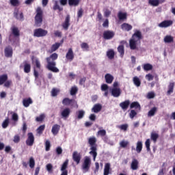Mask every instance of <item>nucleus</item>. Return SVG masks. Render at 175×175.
Listing matches in <instances>:
<instances>
[{
    "label": "nucleus",
    "mask_w": 175,
    "mask_h": 175,
    "mask_svg": "<svg viewBox=\"0 0 175 175\" xmlns=\"http://www.w3.org/2000/svg\"><path fill=\"white\" fill-rule=\"evenodd\" d=\"M57 59H58V54L57 53H54L46 58L47 63L46 68L48 70H51V72H53V73H58V72H59V69L56 67L57 62H55V61H57Z\"/></svg>",
    "instance_id": "obj_1"
},
{
    "label": "nucleus",
    "mask_w": 175,
    "mask_h": 175,
    "mask_svg": "<svg viewBox=\"0 0 175 175\" xmlns=\"http://www.w3.org/2000/svg\"><path fill=\"white\" fill-rule=\"evenodd\" d=\"M142 39H143L142 31L136 30L129 40V47L131 50H136L137 49V42L140 43Z\"/></svg>",
    "instance_id": "obj_2"
},
{
    "label": "nucleus",
    "mask_w": 175,
    "mask_h": 175,
    "mask_svg": "<svg viewBox=\"0 0 175 175\" xmlns=\"http://www.w3.org/2000/svg\"><path fill=\"white\" fill-rule=\"evenodd\" d=\"M35 27H42V24L43 23V10L40 7H38L36 10V14L34 18Z\"/></svg>",
    "instance_id": "obj_3"
},
{
    "label": "nucleus",
    "mask_w": 175,
    "mask_h": 175,
    "mask_svg": "<svg viewBox=\"0 0 175 175\" xmlns=\"http://www.w3.org/2000/svg\"><path fill=\"white\" fill-rule=\"evenodd\" d=\"M91 167V159L88 156L85 157L83 162L81 165V169L83 173H87L90 172V168Z\"/></svg>",
    "instance_id": "obj_4"
},
{
    "label": "nucleus",
    "mask_w": 175,
    "mask_h": 175,
    "mask_svg": "<svg viewBox=\"0 0 175 175\" xmlns=\"http://www.w3.org/2000/svg\"><path fill=\"white\" fill-rule=\"evenodd\" d=\"M49 31L42 28L36 29L33 31V36L35 38H43L47 36Z\"/></svg>",
    "instance_id": "obj_5"
},
{
    "label": "nucleus",
    "mask_w": 175,
    "mask_h": 175,
    "mask_svg": "<svg viewBox=\"0 0 175 175\" xmlns=\"http://www.w3.org/2000/svg\"><path fill=\"white\" fill-rule=\"evenodd\" d=\"M115 35L116 33H114V31L111 30H106L103 33V38L105 40H110V39H113L114 38Z\"/></svg>",
    "instance_id": "obj_6"
},
{
    "label": "nucleus",
    "mask_w": 175,
    "mask_h": 175,
    "mask_svg": "<svg viewBox=\"0 0 175 175\" xmlns=\"http://www.w3.org/2000/svg\"><path fill=\"white\" fill-rule=\"evenodd\" d=\"M33 143H35V136H33V133H28L26 144L29 146V147H32V146H33Z\"/></svg>",
    "instance_id": "obj_7"
},
{
    "label": "nucleus",
    "mask_w": 175,
    "mask_h": 175,
    "mask_svg": "<svg viewBox=\"0 0 175 175\" xmlns=\"http://www.w3.org/2000/svg\"><path fill=\"white\" fill-rule=\"evenodd\" d=\"M4 54L6 58H12L13 57V48L10 46H8L4 49Z\"/></svg>",
    "instance_id": "obj_8"
},
{
    "label": "nucleus",
    "mask_w": 175,
    "mask_h": 175,
    "mask_svg": "<svg viewBox=\"0 0 175 175\" xmlns=\"http://www.w3.org/2000/svg\"><path fill=\"white\" fill-rule=\"evenodd\" d=\"M62 27L65 29V31H68L69 27H70V15H67L66 16L65 21L62 23Z\"/></svg>",
    "instance_id": "obj_9"
},
{
    "label": "nucleus",
    "mask_w": 175,
    "mask_h": 175,
    "mask_svg": "<svg viewBox=\"0 0 175 175\" xmlns=\"http://www.w3.org/2000/svg\"><path fill=\"white\" fill-rule=\"evenodd\" d=\"M66 58L70 62H72V61L75 59V53H73V49L72 48L68 49V51L66 54Z\"/></svg>",
    "instance_id": "obj_10"
},
{
    "label": "nucleus",
    "mask_w": 175,
    "mask_h": 175,
    "mask_svg": "<svg viewBox=\"0 0 175 175\" xmlns=\"http://www.w3.org/2000/svg\"><path fill=\"white\" fill-rule=\"evenodd\" d=\"M72 159L77 165H79V163H80V161H81V154L77 152V151H75L72 153Z\"/></svg>",
    "instance_id": "obj_11"
},
{
    "label": "nucleus",
    "mask_w": 175,
    "mask_h": 175,
    "mask_svg": "<svg viewBox=\"0 0 175 175\" xmlns=\"http://www.w3.org/2000/svg\"><path fill=\"white\" fill-rule=\"evenodd\" d=\"M111 94L114 98H118L121 96V89L120 88H113L111 91Z\"/></svg>",
    "instance_id": "obj_12"
},
{
    "label": "nucleus",
    "mask_w": 175,
    "mask_h": 175,
    "mask_svg": "<svg viewBox=\"0 0 175 175\" xmlns=\"http://www.w3.org/2000/svg\"><path fill=\"white\" fill-rule=\"evenodd\" d=\"M170 25H173V21L170 20H165L159 24L160 28H167V27H170Z\"/></svg>",
    "instance_id": "obj_13"
},
{
    "label": "nucleus",
    "mask_w": 175,
    "mask_h": 175,
    "mask_svg": "<svg viewBox=\"0 0 175 175\" xmlns=\"http://www.w3.org/2000/svg\"><path fill=\"white\" fill-rule=\"evenodd\" d=\"M120 28L126 32H129V31H132L133 27L129 23H124L121 25Z\"/></svg>",
    "instance_id": "obj_14"
},
{
    "label": "nucleus",
    "mask_w": 175,
    "mask_h": 175,
    "mask_svg": "<svg viewBox=\"0 0 175 175\" xmlns=\"http://www.w3.org/2000/svg\"><path fill=\"white\" fill-rule=\"evenodd\" d=\"M62 118H68L69 116H70V109L69 108H65L64 109L61 113Z\"/></svg>",
    "instance_id": "obj_15"
},
{
    "label": "nucleus",
    "mask_w": 175,
    "mask_h": 175,
    "mask_svg": "<svg viewBox=\"0 0 175 175\" xmlns=\"http://www.w3.org/2000/svg\"><path fill=\"white\" fill-rule=\"evenodd\" d=\"M129 105H131V101L129 100H126L120 103L119 106L121 107L122 110H128V107H129Z\"/></svg>",
    "instance_id": "obj_16"
},
{
    "label": "nucleus",
    "mask_w": 175,
    "mask_h": 175,
    "mask_svg": "<svg viewBox=\"0 0 175 175\" xmlns=\"http://www.w3.org/2000/svg\"><path fill=\"white\" fill-rule=\"evenodd\" d=\"M23 70L25 73H29L31 72V64L27 60L23 62Z\"/></svg>",
    "instance_id": "obj_17"
},
{
    "label": "nucleus",
    "mask_w": 175,
    "mask_h": 175,
    "mask_svg": "<svg viewBox=\"0 0 175 175\" xmlns=\"http://www.w3.org/2000/svg\"><path fill=\"white\" fill-rule=\"evenodd\" d=\"M90 152H89V154L90 155H92L93 157V160L96 161V157H98V152L96 151H98V148H96V146H92L90 147Z\"/></svg>",
    "instance_id": "obj_18"
},
{
    "label": "nucleus",
    "mask_w": 175,
    "mask_h": 175,
    "mask_svg": "<svg viewBox=\"0 0 175 175\" xmlns=\"http://www.w3.org/2000/svg\"><path fill=\"white\" fill-rule=\"evenodd\" d=\"M118 18L120 20V21H124L128 18V14H126V12L120 11L118 13Z\"/></svg>",
    "instance_id": "obj_19"
},
{
    "label": "nucleus",
    "mask_w": 175,
    "mask_h": 175,
    "mask_svg": "<svg viewBox=\"0 0 175 175\" xmlns=\"http://www.w3.org/2000/svg\"><path fill=\"white\" fill-rule=\"evenodd\" d=\"M96 137H91L88 139V144H90V147H96L98 148V145L96 144Z\"/></svg>",
    "instance_id": "obj_20"
},
{
    "label": "nucleus",
    "mask_w": 175,
    "mask_h": 175,
    "mask_svg": "<svg viewBox=\"0 0 175 175\" xmlns=\"http://www.w3.org/2000/svg\"><path fill=\"white\" fill-rule=\"evenodd\" d=\"M60 129H61V126L59 124H56L52 126L51 132L53 135L55 136V135H58Z\"/></svg>",
    "instance_id": "obj_21"
},
{
    "label": "nucleus",
    "mask_w": 175,
    "mask_h": 175,
    "mask_svg": "<svg viewBox=\"0 0 175 175\" xmlns=\"http://www.w3.org/2000/svg\"><path fill=\"white\" fill-rule=\"evenodd\" d=\"M131 168L132 170H137L139 169V161L136 159H133L131 164Z\"/></svg>",
    "instance_id": "obj_22"
},
{
    "label": "nucleus",
    "mask_w": 175,
    "mask_h": 175,
    "mask_svg": "<svg viewBox=\"0 0 175 175\" xmlns=\"http://www.w3.org/2000/svg\"><path fill=\"white\" fill-rule=\"evenodd\" d=\"M32 103H33V101L31 97L23 100V105L25 107H29V105H32Z\"/></svg>",
    "instance_id": "obj_23"
},
{
    "label": "nucleus",
    "mask_w": 175,
    "mask_h": 175,
    "mask_svg": "<svg viewBox=\"0 0 175 175\" xmlns=\"http://www.w3.org/2000/svg\"><path fill=\"white\" fill-rule=\"evenodd\" d=\"M11 31H12V33L14 36V38L20 37V30L18 29V27L14 26L11 28Z\"/></svg>",
    "instance_id": "obj_24"
},
{
    "label": "nucleus",
    "mask_w": 175,
    "mask_h": 175,
    "mask_svg": "<svg viewBox=\"0 0 175 175\" xmlns=\"http://www.w3.org/2000/svg\"><path fill=\"white\" fill-rule=\"evenodd\" d=\"M165 0L159 1V0H149L148 3L151 5V6H159V3H163Z\"/></svg>",
    "instance_id": "obj_25"
},
{
    "label": "nucleus",
    "mask_w": 175,
    "mask_h": 175,
    "mask_svg": "<svg viewBox=\"0 0 175 175\" xmlns=\"http://www.w3.org/2000/svg\"><path fill=\"white\" fill-rule=\"evenodd\" d=\"M105 79L107 84H111V83H113V80H114V77L110 74H106Z\"/></svg>",
    "instance_id": "obj_26"
},
{
    "label": "nucleus",
    "mask_w": 175,
    "mask_h": 175,
    "mask_svg": "<svg viewBox=\"0 0 175 175\" xmlns=\"http://www.w3.org/2000/svg\"><path fill=\"white\" fill-rule=\"evenodd\" d=\"M114 55H116V53H114V50L109 49L107 51V57L109 59H114Z\"/></svg>",
    "instance_id": "obj_27"
},
{
    "label": "nucleus",
    "mask_w": 175,
    "mask_h": 175,
    "mask_svg": "<svg viewBox=\"0 0 175 175\" xmlns=\"http://www.w3.org/2000/svg\"><path fill=\"white\" fill-rule=\"evenodd\" d=\"M81 0H68L69 6H79Z\"/></svg>",
    "instance_id": "obj_28"
},
{
    "label": "nucleus",
    "mask_w": 175,
    "mask_h": 175,
    "mask_svg": "<svg viewBox=\"0 0 175 175\" xmlns=\"http://www.w3.org/2000/svg\"><path fill=\"white\" fill-rule=\"evenodd\" d=\"M158 111V108L157 107H152L148 112V117H154L155 113Z\"/></svg>",
    "instance_id": "obj_29"
},
{
    "label": "nucleus",
    "mask_w": 175,
    "mask_h": 175,
    "mask_svg": "<svg viewBox=\"0 0 175 175\" xmlns=\"http://www.w3.org/2000/svg\"><path fill=\"white\" fill-rule=\"evenodd\" d=\"M110 163H107L105 165V167H104V174L103 175H109L110 174Z\"/></svg>",
    "instance_id": "obj_30"
},
{
    "label": "nucleus",
    "mask_w": 175,
    "mask_h": 175,
    "mask_svg": "<svg viewBox=\"0 0 175 175\" xmlns=\"http://www.w3.org/2000/svg\"><path fill=\"white\" fill-rule=\"evenodd\" d=\"M92 110L94 113H99L102 110V105L100 104H95Z\"/></svg>",
    "instance_id": "obj_31"
},
{
    "label": "nucleus",
    "mask_w": 175,
    "mask_h": 175,
    "mask_svg": "<svg viewBox=\"0 0 175 175\" xmlns=\"http://www.w3.org/2000/svg\"><path fill=\"white\" fill-rule=\"evenodd\" d=\"M142 150H143V142L142 141H139L137 142L136 151L137 154H140L142 152Z\"/></svg>",
    "instance_id": "obj_32"
},
{
    "label": "nucleus",
    "mask_w": 175,
    "mask_h": 175,
    "mask_svg": "<svg viewBox=\"0 0 175 175\" xmlns=\"http://www.w3.org/2000/svg\"><path fill=\"white\" fill-rule=\"evenodd\" d=\"M8 79V77L6 74L0 75V85L5 84V83H6Z\"/></svg>",
    "instance_id": "obj_33"
},
{
    "label": "nucleus",
    "mask_w": 175,
    "mask_h": 175,
    "mask_svg": "<svg viewBox=\"0 0 175 175\" xmlns=\"http://www.w3.org/2000/svg\"><path fill=\"white\" fill-rule=\"evenodd\" d=\"M85 114V111L83 110H79L76 112L77 118L78 120H81L82 118H84Z\"/></svg>",
    "instance_id": "obj_34"
},
{
    "label": "nucleus",
    "mask_w": 175,
    "mask_h": 175,
    "mask_svg": "<svg viewBox=\"0 0 175 175\" xmlns=\"http://www.w3.org/2000/svg\"><path fill=\"white\" fill-rule=\"evenodd\" d=\"M60 46H61V43L59 42H56L53 44L51 48V53H54V51H57V50L59 49Z\"/></svg>",
    "instance_id": "obj_35"
},
{
    "label": "nucleus",
    "mask_w": 175,
    "mask_h": 175,
    "mask_svg": "<svg viewBox=\"0 0 175 175\" xmlns=\"http://www.w3.org/2000/svg\"><path fill=\"white\" fill-rule=\"evenodd\" d=\"M68 165H69V160L66 159L62 164L61 167V172H68Z\"/></svg>",
    "instance_id": "obj_36"
},
{
    "label": "nucleus",
    "mask_w": 175,
    "mask_h": 175,
    "mask_svg": "<svg viewBox=\"0 0 175 175\" xmlns=\"http://www.w3.org/2000/svg\"><path fill=\"white\" fill-rule=\"evenodd\" d=\"M118 51L120 54V56L121 58L124 57V54H125V49L124 48V45H119L118 47Z\"/></svg>",
    "instance_id": "obj_37"
},
{
    "label": "nucleus",
    "mask_w": 175,
    "mask_h": 175,
    "mask_svg": "<svg viewBox=\"0 0 175 175\" xmlns=\"http://www.w3.org/2000/svg\"><path fill=\"white\" fill-rule=\"evenodd\" d=\"M73 99H70L69 98H65L62 100V103L64 106H69V105H71Z\"/></svg>",
    "instance_id": "obj_38"
},
{
    "label": "nucleus",
    "mask_w": 175,
    "mask_h": 175,
    "mask_svg": "<svg viewBox=\"0 0 175 175\" xmlns=\"http://www.w3.org/2000/svg\"><path fill=\"white\" fill-rule=\"evenodd\" d=\"M133 81L136 87H140V85H142V81H140V79H139V77H134L133 79Z\"/></svg>",
    "instance_id": "obj_39"
},
{
    "label": "nucleus",
    "mask_w": 175,
    "mask_h": 175,
    "mask_svg": "<svg viewBox=\"0 0 175 175\" xmlns=\"http://www.w3.org/2000/svg\"><path fill=\"white\" fill-rule=\"evenodd\" d=\"M140 104L137 101H134L130 105V109H140Z\"/></svg>",
    "instance_id": "obj_40"
},
{
    "label": "nucleus",
    "mask_w": 175,
    "mask_h": 175,
    "mask_svg": "<svg viewBox=\"0 0 175 175\" xmlns=\"http://www.w3.org/2000/svg\"><path fill=\"white\" fill-rule=\"evenodd\" d=\"M174 41V38L172 36H166L164 38L165 43H172Z\"/></svg>",
    "instance_id": "obj_41"
},
{
    "label": "nucleus",
    "mask_w": 175,
    "mask_h": 175,
    "mask_svg": "<svg viewBox=\"0 0 175 175\" xmlns=\"http://www.w3.org/2000/svg\"><path fill=\"white\" fill-rule=\"evenodd\" d=\"M158 137H159V135L156 133H152L150 135V139L154 142V143H157V140H158Z\"/></svg>",
    "instance_id": "obj_42"
},
{
    "label": "nucleus",
    "mask_w": 175,
    "mask_h": 175,
    "mask_svg": "<svg viewBox=\"0 0 175 175\" xmlns=\"http://www.w3.org/2000/svg\"><path fill=\"white\" fill-rule=\"evenodd\" d=\"M10 124V119L9 118H7L2 123L1 126L3 129H6L8 126H9Z\"/></svg>",
    "instance_id": "obj_43"
},
{
    "label": "nucleus",
    "mask_w": 175,
    "mask_h": 175,
    "mask_svg": "<svg viewBox=\"0 0 175 175\" xmlns=\"http://www.w3.org/2000/svg\"><path fill=\"white\" fill-rule=\"evenodd\" d=\"M174 90V83H170V85H168V90H167V94L168 95H170L173 92Z\"/></svg>",
    "instance_id": "obj_44"
},
{
    "label": "nucleus",
    "mask_w": 175,
    "mask_h": 175,
    "mask_svg": "<svg viewBox=\"0 0 175 175\" xmlns=\"http://www.w3.org/2000/svg\"><path fill=\"white\" fill-rule=\"evenodd\" d=\"M12 120L14 121V125H16L18 122V115L16 113H14L12 116Z\"/></svg>",
    "instance_id": "obj_45"
},
{
    "label": "nucleus",
    "mask_w": 175,
    "mask_h": 175,
    "mask_svg": "<svg viewBox=\"0 0 175 175\" xmlns=\"http://www.w3.org/2000/svg\"><path fill=\"white\" fill-rule=\"evenodd\" d=\"M144 70H146V72H148V70H152V65L150 64H144Z\"/></svg>",
    "instance_id": "obj_46"
},
{
    "label": "nucleus",
    "mask_w": 175,
    "mask_h": 175,
    "mask_svg": "<svg viewBox=\"0 0 175 175\" xmlns=\"http://www.w3.org/2000/svg\"><path fill=\"white\" fill-rule=\"evenodd\" d=\"M29 167H31V169H33L35 167V159H33V157L29 158Z\"/></svg>",
    "instance_id": "obj_47"
},
{
    "label": "nucleus",
    "mask_w": 175,
    "mask_h": 175,
    "mask_svg": "<svg viewBox=\"0 0 175 175\" xmlns=\"http://www.w3.org/2000/svg\"><path fill=\"white\" fill-rule=\"evenodd\" d=\"M150 144L151 142H150V139H146L145 142V146L146 148V151H148V152H150L151 151V148H150Z\"/></svg>",
    "instance_id": "obj_48"
},
{
    "label": "nucleus",
    "mask_w": 175,
    "mask_h": 175,
    "mask_svg": "<svg viewBox=\"0 0 175 175\" xmlns=\"http://www.w3.org/2000/svg\"><path fill=\"white\" fill-rule=\"evenodd\" d=\"M10 3L12 5V6H18L20 5V1L19 0H10Z\"/></svg>",
    "instance_id": "obj_49"
},
{
    "label": "nucleus",
    "mask_w": 175,
    "mask_h": 175,
    "mask_svg": "<svg viewBox=\"0 0 175 175\" xmlns=\"http://www.w3.org/2000/svg\"><path fill=\"white\" fill-rule=\"evenodd\" d=\"M46 128V126L44 125H41L40 126L38 129H37V133L39 135H42V133H43V131H44V129Z\"/></svg>",
    "instance_id": "obj_50"
},
{
    "label": "nucleus",
    "mask_w": 175,
    "mask_h": 175,
    "mask_svg": "<svg viewBox=\"0 0 175 175\" xmlns=\"http://www.w3.org/2000/svg\"><path fill=\"white\" fill-rule=\"evenodd\" d=\"M34 64H35L36 68H37V69L40 70L42 68V65L40 64V61H39V59H36L34 60Z\"/></svg>",
    "instance_id": "obj_51"
},
{
    "label": "nucleus",
    "mask_w": 175,
    "mask_h": 175,
    "mask_svg": "<svg viewBox=\"0 0 175 175\" xmlns=\"http://www.w3.org/2000/svg\"><path fill=\"white\" fill-rule=\"evenodd\" d=\"M59 94V89L53 88L51 90V96H57Z\"/></svg>",
    "instance_id": "obj_52"
},
{
    "label": "nucleus",
    "mask_w": 175,
    "mask_h": 175,
    "mask_svg": "<svg viewBox=\"0 0 175 175\" xmlns=\"http://www.w3.org/2000/svg\"><path fill=\"white\" fill-rule=\"evenodd\" d=\"M128 124H122L120 126H118L119 129L121 131H124V132H126L128 131Z\"/></svg>",
    "instance_id": "obj_53"
},
{
    "label": "nucleus",
    "mask_w": 175,
    "mask_h": 175,
    "mask_svg": "<svg viewBox=\"0 0 175 175\" xmlns=\"http://www.w3.org/2000/svg\"><path fill=\"white\" fill-rule=\"evenodd\" d=\"M137 116V112L135 111V109H132L129 113V117L131 118V120H133L135 118V116Z\"/></svg>",
    "instance_id": "obj_54"
},
{
    "label": "nucleus",
    "mask_w": 175,
    "mask_h": 175,
    "mask_svg": "<svg viewBox=\"0 0 175 175\" xmlns=\"http://www.w3.org/2000/svg\"><path fill=\"white\" fill-rule=\"evenodd\" d=\"M53 10H59V12H62V10H64V8L62 7H60L57 3H55L53 5Z\"/></svg>",
    "instance_id": "obj_55"
},
{
    "label": "nucleus",
    "mask_w": 175,
    "mask_h": 175,
    "mask_svg": "<svg viewBox=\"0 0 175 175\" xmlns=\"http://www.w3.org/2000/svg\"><path fill=\"white\" fill-rule=\"evenodd\" d=\"M97 136H101L103 137L104 136H106V130L103 129V130H99L97 132Z\"/></svg>",
    "instance_id": "obj_56"
},
{
    "label": "nucleus",
    "mask_w": 175,
    "mask_h": 175,
    "mask_svg": "<svg viewBox=\"0 0 175 175\" xmlns=\"http://www.w3.org/2000/svg\"><path fill=\"white\" fill-rule=\"evenodd\" d=\"M77 91H79L77 87H72L70 90V95H76V94H77Z\"/></svg>",
    "instance_id": "obj_57"
},
{
    "label": "nucleus",
    "mask_w": 175,
    "mask_h": 175,
    "mask_svg": "<svg viewBox=\"0 0 175 175\" xmlns=\"http://www.w3.org/2000/svg\"><path fill=\"white\" fill-rule=\"evenodd\" d=\"M148 99H154L155 98V93L154 92H150L147 94Z\"/></svg>",
    "instance_id": "obj_58"
},
{
    "label": "nucleus",
    "mask_w": 175,
    "mask_h": 175,
    "mask_svg": "<svg viewBox=\"0 0 175 175\" xmlns=\"http://www.w3.org/2000/svg\"><path fill=\"white\" fill-rule=\"evenodd\" d=\"M44 114H41L36 118V120L37 121V122H41L44 120Z\"/></svg>",
    "instance_id": "obj_59"
},
{
    "label": "nucleus",
    "mask_w": 175,
    "mask_h": 175,
    "mask_svg": "<svg viewBox=\"0 0 175 175\" xmlns=\"http://www.w3.org/2000/svg\"><path fill=\"white\" fill-rule=\"evenodd\" d=\"M128 144H129V142H128L127 141H124V140L120 142V146L122 148H125L128 146Z\"/></svg>",
    "instance_id": "obj_60"
},
{
    "label": "nucleus",
    "mask_w": 175,
    "mask_h": 175,
    "mask_svg": "<svg viewBox=\"0 0 175 175\" xmlns=\"http://www.w3.org/2000/svg\"><path fill=\"white\" fill-rule=\"evenodd\" d=\"M81 49H84L87 51H88V49H90V46L88 45V44H87V42H83L81 44Z\"/></svg>",
    "instance_id": "obj_61"
},
{
    "label": "nucleus",
    "mask_w": 175,
    "mask_h": 175,
    "mask_svg": "<svg viewBox=\"0 0 175 175\" xmlns=\"http://www.w3.org/2000/svg\"><path fill=\"white\" fill-rule=\"evenodd\" d=\"M46 170L49 172V173H53V165L51 163H49L46 165Z\"/></svg>",
    "instance_id": "obj_62"
},
{
    "label": "nucleus",
    "mask_w": 175,
    "mask_h": 175,
    "mask_svg": "<svg viewBox=\"0 0 175 175\" xmlns=\"http://www.w3.org/2000/svg\"><path fill=\"white\" fill-rule=\"evenodd\" d=\"M62 148H61V146H58L57 148H56L57 155H61V154H62Z\"/></svg>",
    "instance_id": "obj_63"
},
{
    "label": "nucleus",
    "mask_w": 175,
    "mask_h": 175,
    "mask_svg": "<svg viewBox=\"0 0 175 175\" xmlns=\"http://www.w3.org/2000/svg\"><path fill=\"white\" fill-rule=\"evenodd\" d=\"M103 28H107L109 27V19L106 18L103 23Z\"/></svg>",
    "instance_id": "obj_64"
}]
</instances>
